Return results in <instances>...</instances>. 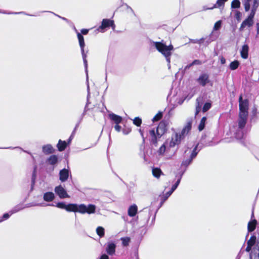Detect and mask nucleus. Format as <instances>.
Segmentation results:
<instances>
[{
	"mask_svg": "<svg viewBox=\"0 0 259 259\" xmlns=\"http://www.w3.org/2000/svg\"><path fill=\"white\" fill-rule=\"evenodd\" d=\"M56 206L58 208L64 209L67 211L77 212L82 214L85 213L88 214L94 213L96 209V205L92 204L85 205L84 204L70 203L66 204L63 202H59L57 203Z\"/></svg>",
	"mask_w": 259,
	"mask_h": 259,
	"instance_id": "nucleus-1",
	"label": "nucleus"
},
{
	"mask_svg": "<svg viewBox=\"0 0 259 259\" xmlns=\"http://www.w3.org/2000/svg\"><path fill=\"white\" fill-rule=\"evenodd\" d=\"M239 113L238 118L239 127L242 128L246 124L248 115L249 102L247 99L243 100L242 95L239 98Z\"/></svg>",
	"mask_w": 259,
	"mask_h": 259,
	"instance_id": "nucleus-2",
	"label": "nucleus"
},
{
	"mask_svg": "<svg viewBox=\"0 0 259 259\" xmlns=\"http://www.w3.org/2000/svg\"><path fill=\"white\" fill-rule=\"evenodd\" d=\"M192 126V121L189 120L187 122L186 125L184 127L181 134L175 132L171 136V139L169 142V146L173 147L179 145L182 140L190 132Z\"/></svg>",
	"mask_w": 259,
	"mask_h": 259,
	"instance_id": "nucleus-3",
	"label": "nucleus"
},
{
	"mask_svg": "<svg viewBox=\"0 0 259 259\" xmlns=\"http://www.w3.org/2000/svg\"><path fill=\"white\" fill-rule=\"evenodd\" d=\"M154 45L156 49L165 57L167 62L169 64L171 51L174 50L173 46L171 44L166 46L163 40L160 42H154Z\"/></svg>",
	"mask_w": 259,
	"mask_h": 259,
	"instance_id": "nucleus-4",
	"label": "nucleus"
},
{
	"mask_svg": "<svg viewBox=\"0 0 259 259\" xmlns=\"http://www.w3.org/2000/svg\"><path fill=\"white\" fill-rule=\"evenodd\" d=\"M163 124L160 123L158 126L156 130H151L149 131V135L151 137V142L155 145L157 143V139L160 138L164 132V130L163 128Z\"/></svg>",
	"mask_w": 259,
	"mask_h": 259,
	"instance_id": "nucleus-5",
	"label": "nucleus"
},
{
	"mask_svg": "<svg viewBox=\"0 0 259 259\" xmlns=\"http://www.w3.org/2000/svg\"><path fill=\"white\" fill-rule=\"evenodd\" d=\"M77 36L78 39L79 46L81 49V54L83 60V63L85 68V72L87 74V78L88 79V62L87 60V54L85 53L84 50V47L85 46V43L84 41V38L83 36L78 32L77 31Z\"/></svg>",
	"mask_w": 259,
	"mask_h": 259,
	"instance_id": "nucleus-6",
	"label": "nucleus"
},
{
	"mask_svg": "<svg viewBox=\"0 0 259 259\" xmlns=\"http://www.w3.org/2000/svg\"><path fill=\"white\" fill-rule=\"evenodd\" d=\"M197 82L202 87L205 86L210 82L209 75L206 73H202L200 74L199 77L197 79Z\"/></svg>",
	"mask_w": 259,
	"mask_h": 259,
	"instance_id": "nucleus-7",
	"label": "nucleus"
},
{
	"mask_svg": "<svg viewBox=\"0 0 259 259\" xmlns=\"http://www.w3.org/2000/svg\"><path fill=\"white\" fill-rule=\"evenodd\" d=\"M55 192L59 196L60 198L69 197L66 191L61 185L58 186L55 188Z\"/></svg>",
	"mask_w": 259,
	"mask_h": 259,
	"instance_id": "nucleus-8",
	"label": "nucleus"
},
{
	"mask_svg": "<svg viewBox=\"0 0 259 259\" xmlns=\"http://www.w3.org/2000/svg\"><path fill=\"white\" fill-rule=\"evenodd\" d=\"M116 244L112 242L107 243L106 251L110 255H113L115 252Z\"/></svg>",
	"mask_w": 259,
	"mask_h": 259,
	"instance_id": "nucleus-9",
	"label": "nucleus"
},
{
	"mask_svg": "<svg viewBox=\"0 0 259 259\" xmlns=\"http://www.w3.org/2000/svg\"><path fill=\"white\" fill-rule=\"evenodd\" d=\"M259 6V0H253V4H252L251 12L248 17V18L252 20L255 12Z\"/></svg>",
	"mask_w": 259,
	"mask_h": 259,
	"instance_id": "nucleus-10",
	"label": "nucleus"
},
{
	"mask_svg": "<svg viewBox=\"0 0 259 259\" xmlns=\"http://www.w3.org/2000/svg\"><path fill=\"white\" fill-rule=\"evenodd\" d=\"M60 180L61 182L66 181L69 176V170L67 169L64 168L60 171L59 172Z\"/></svg>",
	"mask_w": 259,
	"mask_h": 259,
	"instance_id": "nucleus-11",
	"label": "nucleus"
},
{
	"mask_svg": "<svg viewBox=\"0 0 259 259\" xmlns=\"http://www.w3.org/2000/svg\"><path fill=\"white\" fill-rule=\"evenodd\" d=\"M109 117L110 119L113 121L116 124L120 123L122 120V118L121 116L114 113L109 114Z\"/></svg>",
	"mask_w": 259,
	"mask_h": 259,
	"instance_id": "nucleus-12",
	"label": "nucleus"
},
{
	"mask_svg": "<svg viewBox=\"0 0 259 259\" xmlns=\"http://www.w3.org/2000/svg\"><path fill=\"white\" fill-rule=\"evenodd\" d=\"M138 207L136 204L131 205L128 209V215L130 217H134L137 213Z\"/></svg>",
	"mask_w": 259,
	"mask_h": 259,
	"instance_id": "nucleus-13",
	"label": "nucleus"
},
{
	"mask_svg": "<svg viewBox=\"0 0 259 259\" xmlns=\"http://www.w3.org/2000/svg\"><path fill=\"white\" fill-rule=\"evenodd\" d=\"M110 26L114 27L113 21L109 19H104L102 21V25L100 27L101 28H105Z\"/></svg>",
	"mask_w": 259,
	"mask_h": 259,
	"instance_id": "nucleus-14",
	"label": "nucleus"
},
{
	"mask_svg": "<svg viewBox=\"0 0 259 259\" xmlns=\"http://www.w3.org/2000/svg\"><path fill=\"white\" fill-rule=\"evenodd\" d=\"M253 23V21L249 19V18L246 19L243 21L240 26V30L242 31L246 26H250Z\"/></svg>",
	"mask_w": 259,
	"mask_h": 259,
	"instance_id": "nucleus-15",
	"label": "nucleus"
},
{
	"mask_svg": "<svg viewBox=\"0 0 259 259\" xmlns=\"http://www.w3.org/2000/svg\"><path fill=\"white\" fill-rule=\"evenodd\" d=\"M248 46L246 45H244L242 46L241 50V56L243 59H247L248 57Z\"/></svg>",
	"mask_w": 259,
	"mask_h": 259,
	"instance_id": "nucleus-16",
	"label": "nucleus"
},
{
	"mask_svg": "<svg viewBox=\"0 0 259 259\" xmlns=\"http://www.w3.org/2000/svg\"><path fill=\"white\" fill-rule=\"evenodd\" d=\"M55 198L54 194L53 192H47L44 195V199L46 201H52Z\"/></svg>",
	"mask_w": 259,
	"mask_h": 259,
	"instance_id": "nucleus-17",
	"label": "nucleus"
},
{
	"mask_svg": "<svg viewBox=\"0 0 259 259\" xmlns=\"http://www.w3.org/2000/svg\"><path fill=\"white\" fill-rule=\"evenodd\" d=\"M42 151L46 154H51L54 152V149L51 145L48 144L42 147Z\"/></svg>",
	"mask_w": 259,
	"mask_h": 259,
	"instance_id": "nucleus-18",
	"label": "nucleus"
},
{
	"mask_svg": "<svg viewBox=\"0 0 259 259\" xmlns=\"http://www.w3.org/2000/svg\"><path fill=\"white\" fill-rule=\"evenodd\" d=\"M256 221L255 220H253L252 221H250L248 224V231L249 232H252L254 230L256 227Z\"/></svg>",
	"mask_w": 259,
	"mask_h": 259,
	"instance_id": "nucleus-19",
	"label": "nucleus"
},
{
	"mask_svg": "<svg viewBox=\"0 0 259 259\" xmlns=\"http://www.w3.org/2000/svg\"><path fill=\"white\" fill-rule=\"evenodd\" d=\"M252 2L253 3V0H243L242 1L246 12H248L250 10L251 3Z\"/></svg>",
	"mask_w": 259,
	"mask_h": 259,
	"instance_id": "nucleus-20",
	"label": "nucleus"
},
{
	"mask_svg": "<svg viewBox=\"0 0 259 259\" xmlns=\"http://www.w3.org/2000/svg\"><path fill=\"white\" fill-rule=\"evenodd\" d=\"M67 144L65 141H63L61 140L59 141L57 144V148L60 151H63L66 147Z\"/></svg>",
	"mask_w": 259,
	"mask_h": 259,
	"instance_id": "nucleus-21",
	"label": "nucleus"
},
{
	"mask_svg": "<svg viewBox=\"0 0 259 259\" xmlns=\"http://www.w3.org/2000/svg\"><path fill=\"white\" fill-rule=\"evenodd\" d=\"M24 208L25 207L23 206L22 204L17 205L10 211V214H13V213H16Z\"/></svg>",
	"mask_w": 259,
	"mask_h": 259,
	"instance_id": "nucleus-22",
	"label": "nucleus"
},
{
	"mask_svg": "<svg viewBox=\"0 0 259 259\" xmlns=\"http://www.w3.org/2000/svg\"><path fill=\"white\" fill-rule=\"evenodd\" d=\"M162 174V172L160 168H153L152 169V174L157 178H159Z\"/></svg>",
	"mask_w": 259,
	"mask_h": 259,
	"instance_id": "nucleus-23",
	"label": "nucleus"
},
{
	"mask_svg": "<svg viewBox=\"0 0 259 259\" xmlns=\"http://www.w3.org/2000/svg\"><path fill=\"white\" fill-rule=\"evenodd\" d=\"M206 121V117H202V118L201 119V120L200 122L199 126H198V129H199V131H201L204 129V128L205 127Z\"/></svg>",
	"mask_w": 259,
	"mask_h": 259,
	"instance_id": "nucleus-24",
	"label": "nucleus"
},
{
	"mask_svg": "<svg viewBox=\"0 0 259 259\" xmlns=\"http://www.w3.org/2000/svg\"><path fill=\"white\" fill-rule=\"evenodd\" d=\"M58 161V157L56 155H52L48 159V162L50 164L53 165L56 164Z\"/></svg>",
	"mask_w": 259,
	"mask_h": 259,
	"instance_id": "nucleus-25",
	"label": "nucleus"
},
{
	"mask_svg": "<svg viewBox=\"0 0 259 259\" xmlns=\"http://www.w3.org/2000/svg\"><path fill=\"white\" fill-rule=\"evenodd\" d=\"M96 232L100 237H102L104 236L105 230L102 227H97L96 229Z\"/></svg>",
	"mask_w": 259,
	"mask_h": 259,
	"instance_id": "nucleus-26",
	"label": "nucleus"
},
{
	"mask_svg": "<svg viewBox=\"0 0 259 259\" xmlns=\"http://www.w3.org/2000/svg\"><path fill=\"white\" fill-rule=\"evenodd\" d=\"M239 65V63L238 61H236V60L230 63V68L232 70H235L238 67Z\"/></svg>",
	"mask_w": 259,
	"mask_h": 259,
	"instance_id": "nucleus-27",
	"label": "nucleus"
},
{
	"mask_svg": "<svg viewBox=\"0 0 259 259\" xmlns=\"http://www.w3.org/2000/svg\"><path fill=\"white\" fill-rule=\"evenodd\" d=\"M120 240L122 241V244L124 246L128 245L131 241V239L128 237L121 238Z\"/></svg>",
	"mask_w": 259,
	"mask_h": 259,
	"instance_id": "nucleus-28",
	"label": "nucleus"
},
{
	"mask_svg": "<svg viewBox=\"0 0 259 259\" xmlns=\"http://www.w3.org/2000/svg\"><path fill=\"white\" fill-rule=\"evenodd\" d=\"M255 241H256V237H255V236H252L250 238L249 240L247 241V245H249V246H252L255 244Z\"/></svg>",
	"mask_w": 259,
	"mask_h": 259,
	"instance_id": "nucleus-29",
	"label": "nucleus"
},
{
	"mask_svg": "<svg viewBox=\"0 0 259 259\" xmlns=\"http://www.w3.org/2000/svg\"><path fill=\"white\" fill-rule=\"evenodd\" d=\"M222 22L221 20L217 21L214 25L213 28V31L220 29L222 26Z\"/></svg>",
	"mask_w": 259,
	"mask_h": 259,
	"instance_id": "nucleus-30",
	"label": "nucleus"
},
{
	"mask_svg": "<svg viewBox=\"0 0 259 259\" xmlns=\"http://www.w3.org/2000/svg\"><path fill=\"white\" fill-rule=\"evenodd\" d=\"M172 191H170L168 192H167L164 196H162V200L161 202V205L163 204V203L171 195V194L172 193Z\"/></svg>",
	"mask_w": 259,
	"mask_h": 259,
	"instance_id": "nucleus-31",
	"label": "nucleus"
},
{
	"mask_svg": "<svg viewBox=\"0 0 259 259\" xmlns=\"http://www.w3.org/2000/svg\"><path fill=\"white\" fill-rule=\"evenodd\" d=\"M233 8H238L240 6V3L239 0H234L231 4Z\"/></svg>",
	"mask_w": 259,
	"mask_h": 259,
	"instance_id": "nucleus-32",
	"label": "nucleus"
},
{
	"mask_svg": "<svg viewBox=\"0 0 259 259\" xmlns=\"http://www.w3.org/2000/svg\"><path fill=\"white\" fill-rule=\"evenodd\" d=\"M166 148L165 144H163L158 150V153L159 155H163L166 151Z\"/></svg>",
	"mask_w": 259,
	"mask_h": 259,
	"instance_id": "nucleus-33",
	"label": "nucleus"
},
{
	"mask_svg": "<svg viewBox=\"0 0 259 259\" xmlns=\"http://www.w3.org/2000/svg\"><path fill=\"white\" fill-rule=\"evenodd\" d=\"M162 117V112H158L156 115L154 116V117L152 119L153 121H157L159 120Z\"/></svg>",
	"mask_w": 259,
	"mask_h": 259,
	"instance_id": "nucleus-34",
	"label": "nucleus"
},
{
	"mask_svg": "<svg viewBox=\"0 0 259 259\" xmlns=\"http://www.w3.org/2000/svg\"><path fill=\"white\" fill-rule=\"evenodd\" d=\"M133 123L137 126H139L142 123V120L139 117H136L133 120Z\"/></svg>",
	"mask_w": 259,
	"mask_h": 259,
	"instance_id": "nucleus-35",
	"label": "nucleus"
},
{
	"mask_svg": "<svg viewBox=\"0 0 259 259\" xmlns=\"http://www.w3.org/2000/svg\"><path fill=\"white\" fill-rule=\"evenodd\" d=\"M211 106V103H206L203 106L202 111L203 112H205L208 110Z\"/></svg>",
	"mask_w": 259,
	"mask_h": 259,
	"instance_id": "nucleus-36",
	"label": "nucleus"
},
{
	"mask_svg": "<svg viewBox=\"0 0 259 259\" xmlns=\"http://www.w3.org/2000/svg\"><path fill=\"white\" fill-rule=\"evenodd\" d=\"M197 105H196V107L195 115L198 114V113L201 110V105L200 104L199 102H198V99L197 100Z\"/></svg>",
	"mask_w": 259,
	"mask_h": 259,
	"instance_id": "nucleus-37",
	"label": "nucleus"
},
{
	"mask_svg": "<svg viewBox=\"0 0 259 259\" xmlns=\"http://www.w3.org/2000/svg\"><path fill=\"white\" fill-rule=\"evenodd\" d=\"M180 181H181V179H179V180H178V181L175 183V184L172 186L171 191L174 192L177 189V188L178 187V185H179V184L180 183Z\"/></svg>",
	"mask_w": 259,
	"mask_h": 259,
	"instance_id": "nucleus-38",
	"label": "nucleus"
},
{
	"mask_svg": "<svg viewBox=\"0 0 259 259\" xmlns=\"http://www.w3.org/2000/svg\"><path fill=\"white\" fill-rule=\"evenodd\" d=\"M192 159L191 158H189L188 159L185 160L183 161L182 165L187 166L191 162Z\"/></svg>",
	"mask_w": 259,
	"mask_h": 259,
	"instance_id": "nucleus-39",
	"label": "nucleus"
},
{
	"mask_svg": "<svg viewBox=\"0 0 259 259\" xmlns=\"http://www.w3.org/2000/svg\"><path fill=\"white\" fill-rule=\"evenodd\" d=\"M197 147V146L195 147L194 149L193 150L192 153H191V157H190V158H191V159H193L194 158H195L197 154V152L196 151Z\"/></svg>",
	"mask_w": 259,
	"mask_h": 259,
	"instance_id": "nucleus-40",
	"label": "nucleus"
},
{
	"mask_svg": "<svg viewBox=\"0 0 259 259\" xmlns=\"http://www.w3.org/2000/svg\"><path fill=\"white\" fill-rule=\"evenodd\" d=\"M235 17H236V19L238 21H239L241 18V13L239 11H237L236 13V14H235Z\"/></svg>",
	"mask_w": 259,
	"mask_h": 259,
	"instance_id": "nucleus-41",
	"label": "nucleus"
},
{
	"mask_svg": "<svg viewBox=\"0 0 259 259\" xmlns=\"http://www.w3.org/2000/svg\"><path fill=\"white\" fill-rule=\"evenodd\" d=\"M227 0H218L217 2V4L218 6H221L224 5V3L226 2Z\"/></svg>",
	"mask_w": 259,
	"mask_h": 259,
	"instance_id": "nucleus-42",
	"label": "nucleus"
},
{
	"mask_svg": "<svg viewBox=\"0 0 259 259\" xmlns=\"http://www.w3.org/2000/svg\"><path fill=\"white\" fill-rule=\"evenodd\" d=\"M201 63L199 60H195L190 64V66H192V65H195V64L199 65V64H201Z\"/></svg>",
	"mask_w": 259,
	"mask_h": 259,
	"instance_id": "nucleus-43",
	"label": "nucleus"
},
{
	"mask_svg": "<svg viewBox=\"0 0 259 259\" xmlns=\"http://www.w3.org/2000/svg\"><path fill=\"white\" fill-rule=\"evenodd\" d=\"M115 130L117 132H120L121 130V126L119 125V124H116L114 127Z\"/></svg>",
	"mask_w": 259,
	"mask_h": 259,
	"instance_id": "nucleus-44",
	"label": "nucleus"
},
{
	"mask_svg": "<svg viewBox=\"0 0 259 259\" xmlns=\"http://www.w3.org/2000/svg\"><path fill=\"white\" fill-rule=\"evenodd\" d=\"M89 30L86 29H83L81 30V33L84 35L87 34Z\"/></svg>",
	"mask_w": 259,
	"mask_h": 259,
	"instance_id": "nucleus-45",
	"label": "nucleus"
},
{
	"mask_svg": "<svg viewBox=\"0 0 259 259\" xmlns=\"http://www.w3.org/2000/svg\"><path fill=\"white\" fill-rule=\"evenodd\" d=\"M100 259H109V257L107 254H104L101 255Z\"/></svg>",
	"mask_w": 259,
	"mask_h": 259,
	"instance_id": "nucleus-46",
	"label": "nucleus"
},
{
	"mask_svg": "<svg viewBox=\"0 0 259 259\" xmlns=\"http://www.w3.org/2000/svg\"><path fill=\"white\" fill-rule=\"evenodd\" d=\"M243 136V134H242V132H240L239 133H238V136H236V138L237 139H240L241 138V137H242Z\"/></svg>",
	"mask_w": 259,
	"mask_h": 259,
	"instance_id": "nucleus-47",
	"label": "nucleus"
},
{
	"mask_svg": "<svg viewBox=\"0 0 259 259\" xmlns=\"http://www.w3.org/2000/svg\"><path fill=\"white\" fill-rule=\"evenodd\" d=\"M251 246H249V245H247V247L246 248V251L247 252H249L251 250Z\"/></svg>",
	"mask_w": 259,
	"mask_h": 259,
	"instance_id": "nucleus-48",
	"label": "nucleus"
},
{
	"mask_svg": "<svg viewBox=\"0 0 259 259\" xmlns=\"http://www.w3.org/2000/svg\"><path fill=\"white\" fill-rule=\"evenodd\" d=\"M139 132H140V133L141 134V135L142 137L143 138V141H145V139H144V137L143 131L141 130V129H140L139 130Z\"/></svg>",
	"mask_w": 259,
	"mask_h": 259,
	"instance_id": "nucleus-49",
	"label": "nucleus"
},
{
	"mask_svg": "<svg viewBox=\"0 0 259 259\" xmlns=\"http://www.w3.org/2000/svg\"><path fill=\"white\" fill-rule=\"evenodd\" d=\"M221 62L222 64H225V62H226V60L224 58L222 57L221 59Z\"/></svg>",
	"mask_w": 259,
	"mask_h": 259,
	"instance_id": "nucleus-50",
	"label": "nucleus"
},
{
	"mask_svg": "<svg viewBox=\"0 0 259 259\" xmlns=\"http://www.w3.org/2000/svg\"><path fill=\"white\" fill-rule=\"evenodd\" d=\"M204 39L203 38H202L200 39H198V41H199L198 42V44H200L202 43L204 41Z\"/></svg>",
	"mask_w": 259,
	"mask_h": 259,
	"instance_id": "nucleus-51",
	"label": "nucleus"
},
{
	"mask_svg": "<svg viewBox=\"0 0 259 259\" xmlns=\"http://www.w3.org/2000/svg\"><path fill=\"white\" fill-rule=\"evenodd\" d=\"M191 41L193 43H197L198 44V42L199 41H198V39H191Z\"/></svg>",
	"mask_w": 259,
	"mask_h": 259,
	"instance_id": "nucleus-52",
	"label": "nucleus"
},
{
	"mask_svg": "<svg viewBox=\"0 0 259 259\" xmlns=\"http://www.w3.org/2000/svg\"><path fill=\"white\" fill-rule=\"evenodd\" d=\"M215 5H214L213 7L210 8H204V10H208V9H212L213 8H215Z\"/></svg>",
	"mask_w": 259,
	"mask_h": 259,
	"instance_id": "nucleus-53",
	"label": "nucleus"
},
{
	"mask_svg": "<svg viewBox=\"0 0 259 259\" xmlns=\"http://www.w3.org/2000/svg\"><path fill=\"white\" fill-rule=\"evenodd\" d=\"M257 27V33L259 34V23L256 24Z\"/></svg>",
	"mask_w": 259,
	"mask_h": 259,
	"instance_id": "nucleus-54",
	"label": "nucleus"
},
{
	"mask_svg": "<svg viewBox=\"0 0 259 259\" xmlns=\"http://www.w3.org/2000/svg\"><path fill=\"white\" fill-rule=\"evenodd\" d=\"M255 257L256 258V259H259V253L257 255L255 256Z\"/></svg>",
	"mask_w": 259,
	"mask_h": 259,
	"instance_id": "nucleus-55",
	"label": "nucleus"
},
{
	"mask_svg": "<svg viewBox=\"0 0 259 259\" xmlns=\"http://www.w3.org/2000/svg\"><path fill=\"white\" fill-rule=\"evenodd\" d=\"M60 17L61 18V17ZM61 18H62L63 20H66V21H67V19H66V18H63V17H62H62H61Z\"/></svg>",
	"mask_w": 259,
	"mask_h": 259,
	"instance_id": "nucleus-56",
	"label": "nucleus"
},
{
	"mask_svg": "<svg viewBox=\"0 0 259 259\" xmlns=\"http://www.w3.org/2000/svg\"><path fill=\"white\" fill-rule=\"evenodd\" d=\"M88 90H89V85H88Z\"/></svg>",
	"mask_w": 259,
	"mask_h": 259,
	"instance_id": "nucleus-57",
	"label": "nucleus"
},
{
	"mask_svg": "<svg viewBox=\"0 0 259 259\" xmlns=\"http://www.w3.org/2000/svg\"><path fill=\"white\" fill-rule=\"evenodd\" d=\"M3 221L2 220H0V222H2Z\"/></svg>",
	"mask_w": 259,
	"mask_h": 259,
	"instance_id": "nucleus-58",
	"label": "nucleus"
},
{
	"mask_svg": "<svg viewBox=\"0 0 259 259\" xmlns=\"http://www.w3.org/2000/svg\"><path fill=\"white\" fill-rule=\"evenodd\" d=\"M253 217V213H252V217Z\"/></svg>",
	"mask_w": 259,
	"mask_h": 259,
	"instance_id": "nucleus-59",
	"label": "nucleus"
}]
</instances>
